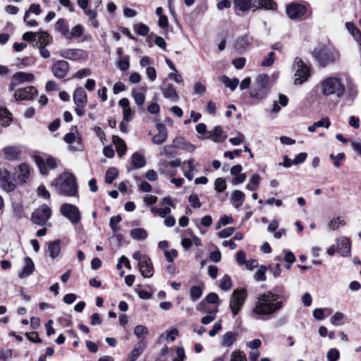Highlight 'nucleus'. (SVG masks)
Here are the masks:
<instances>
[{
  "label": "nucleus",
  "mask_w": 361,
  "mask_h": 361,
  "mask_svg": "<svg viewBox=\"0 0 361 361\" xmlns=\"http://www.w3.org/2000/svg\"><path fill=\"white\" fill-rule=\"evenodd\" d=\"M35 161L37 166L39 169L41 173L44 175L48 173L47 166L49 167L51 169H54L56 167V161L52 157L47 158L46 162H44L41 157H35Z\"/></svg>",
  "instance_id": "nucleus-15"
},
{
  "label": "nucleus",
  "mask_w": 361,
  "mask_h": 361,
  "mask_svg": "<svg viewBox=\"0 0 361 361\" xmlns=\"http://www.w3.org/2000/svg\"><path fill=\"white\" fill-rule=\"evenodd\" d=\"M121 221V216L118 215L116 216H112L110 219L109 226L112 231L115 233L119 231L120 226L119 223Z\"/></svg>",
  "instance_id": "nucleus-52"
},
{
  "label": "nucleus",
  "mask_w": 361,
  "mask_h": 361,
  "mask_svg": "<svg viewBox=\"0 0 361 361\" xmlns=\"http://www.w3.org/2000/svg\"><path fill=\"white\" fill-rule=\"evenodd\" d=\"M37 43L36 44L37 47L42 46L46 47L49 44L52 40L51 37L46 32H37Z\"/></svg>",
  "instance_id": "nucleus-36"
},
{
  "label": "nucleus",
  "mask_w": 361,
  "mask_h": 361,
  "mask_svg": "<svg viewBox=\"0 0 361 361\" xmlns=\"http://www.w3.org/2000/svg\"><path fill=\"white\" fill-rule=\"evenodd\" d=\"M249 44L247 37L243 36L239 37L235 44V49L238 50L245 49Z\"/></svg>",
  "instance_id": "nucleus-51"
},
{
  "label": "nucleus",
  "mask_w": 361,
  "mask_h": 361,
  "mask_svg": "<svg viewBox=\"0 0 361 361\" xmlns=\"http://www.w3.org/2000/svg\"><path fill=\"white\" fill-rule=\"evenodd\" d=\"M214 189L219 192L224 191L226 189L225 180L221 178H216L214 182Z\"/></svg>",
  "instance_id": "nucleus-54"
},
{
  "label": "nucleus",
  "mask_w": 361,
  "mask_h": 361,
  "mask_svg": "<svg viewBox=\"0 0 361 361\" xmlns=\"http://www.w3.org/2000/svg\"><path fill=\"white\" fill-rule=\"evenodd\" d=\"M12 115L8 111L7 109L1 107L0 108V124L6 127L10 125V123L12 121Z\"/></svg>",
  "instance_id": "nucleus-34"
},
{
  "label": "nucleus",
  "mask_w": 361,
  "mask_h": 361,
  "mask_svg": "<svg viewBox=\"0 0 361 361\" xmlns=\"http://www.w3.org/2000/svg\"><path fill=\"white\" fill-rule=\"evenodd\" d=\"M344 315L340 312H336L331 318V323L334 326H338L341 324L340 322L343 320Z\"/></svg>",
  "instance_id": "nucleus-61"
},
{
  "label": "nucleus",
  "mask_w": 361,
  "mask_h": 361,
  "mask_svg": "<svg viewBox=\"0 0 361 361\" xmlns=\"http://www.w3.org/2000/svg\"><path fill=\"white\" fill-rule=\"evenodd\" d=\"M73 101L75 104H79L81 106H86L87 103V96L85 90L79 87L73 93Z\"/></svg>",
  "instance_id": "nucleus-22"
},
{
  "label": "nucleus",
  "mask_w": 361,
  "mask_h": 361,
  "mask_svg": "<svg viewBox=\"0 0 361 361\" xmlns=\"http://www.w3.org/2000/svg\"><path fill=\"white\" fill-rule=\"evenodd\" d=\"M280 298L271 291L259 295L252 308V316L260 319H270L283 305V302L279 300Z\"/></svg>",
  "instance_id": "nucleus-1"
},
{
  "label": "nucleus",
  "mask_w": 361,
  "mask_h": 361,
  "mask_svg": "<svg viewBox=\"0 0 361 361\" xmlns=\"http://www.w3.org/2000/svg\"><path fill=\"white\" fill-rule=\"evenodd\" d=\"M85 28L81 25H77L72 27L71 30H68V35H67V39H72L75 37H80L84 33Z\"/></svg>",
  "instance_id": "nucleus-38"
},
{
  "label": "nucleus",
  "mask_w": 361,
  "mask_h": 361,
  "mask_svg": "<svg viewBox=\"0 0 361 361\" xmlns=\"http://www.w3.org/2000/svg\"><path fill=\"white\" fill-rule=\"evenodd\" d=\"M135 32L137 35L141 36H145L149 32V28L145 24H138L135 26Z\"/></svg>",
  "instance_id": "nucleus-60"
},
{
  "label": "nucleus",
  "mask_w": 361,
  "mask_h": 361,
  "mask_svg": "<svg viewBox=\"0 0 361 361\" xmlns=\"http://www.w3.org/2000/svg\"><path fill=\"white\" fill-rule=\"evenodd\" d=\"M247 298V291L244 288L233 290L230 300V308L233 315L238 314Z\"/></svg>",
  "instance_id": "nucleus-6"
},
{
  "label": "nucleus",
  "mask_w": 361,
  "mask_h": 361,
  "mask_svg": "<svg viewBox=\"0 0 361 361\" xmlns=\"http://www.w3.org/2000/svg\"><path fill=\"white\" fill-rule=\"evenodd\" d=\"M275 61V54L274 52H270L267 56H266L261 63V66L263 67L271 66Z\"/></svg>",
  "instance_id": "nucleus-55"
},
{
  "label": "nucleus",
  "mask_w": 361,
  "mask_h": 361,
  "mask_svg": "<svg viewBox=\"0 0 361 361\" xmlns=\"http://www.w3.org/2000/svg\"><path fill=\"white\" fill-rule=\"evenodd\" d=\"M41 12V7L39 4H31L28 11H27L24 16V21L26 22L30 13H34L35 15H39Z\"/></svg>",
  "instance_id": "nucleus-53"
},
{
  "label": "nucleus",
  "mask_w": 361,
  "mask_h": 361,
  "mask_svg": "<svg viewBox=\"0 0 361 361\" xmlns=\"http://www.w3.org/2000/svg\"><path fill=\"white\" fill-rule=\"evenodd\" d=\"M235 341V334L231 331L225 333L221 341V344L224 347H229L233 345Z\"/></svg>",
  "instance_id": "nucleus-41"
},
{
  "label": "nucleus",
  "mask_w": 361,
  "mask_h": 361,
  "mask_svg": "<svg viewBox=\"0 0 361 361\" xmlns=\"http://www.w3.org/2000/svg\"><path fill=\"white\" fill-rule=\"evenodd\" d=\"M118 175V170L115 167H111L106 172L105 181L110 184L117 178Z\"/></svg>",
  "instance_id": "nucleus-47"
},
{
  "label": "nucleus",
  "mask_w": 361,
  "mask_h": 361,
  "mask_svg": "<svg viewBox=\"0 0 361 361\" xmlns=\"http://www.w3.org/2000/svg\"><path fill=\"white\" fill-rule=\"evenodd\" d=\"M178 335V331L177 329H171L165 331L164 334L161 336V337H164L166 341H173L176 336Z\"/></svg>",
  "instance_id": "nucleus-49"
},
{
  "label": "nucleus",
  "mask_w": 361,
  "mask_h": 361,
  "mask_svg": "<svg viewBox=\"0 0 361 361\" xmlns=\"http://www.w3.org/2000/svg\"><path fill=\"white\" fill-rule=\"evenodd\" d=\"M350 243L348 238L342 236L337 239V248L342 252L343 256H346L350 252Z\"/></svg>",
  "instance_id": "nucleus-28"
},
{
  "label": "nucleus",
  "mask_w": 361,
  "mask_h": 361,
  "mask_svg": "<svg viewBox=\"0 0 361 361\" xmlns=\"http://www.w3.org/2000/svg\"><path fill=\"white\" fill-rule=\"evenodd\" d=\"M306 11V7L300 4L292 3L286 6V13L291 19L300 18L305 14Z\"/></svg>",
  "instance_id": "nucleus-12"
},
{
  "label": "nucleus",
  "mask_w": 361,
  "mask_h": 361,
  "mask_svg": "<svg viewBox=\"0 0 361 361\" xmlns=\"http://www.w3.org/2000/svg\"><path fill=\"white\" fill-rule=\"evenodd\" d=\"M180 165V160L178 159L169 161V162H164V163L161 164L160 167H159V170L160 173H162V174L174 176L175 173L174 172H170L168 170V168L169 166L177 167V166H179Z\"/></svg>",
  "instance_id": "nucleus-29"
},
{
  "label": "nucleus",
  "mask_w": 361,
  "mask_h": 361,
  "mask_svg": "<svg viewBox=\"0 0 361 361\" xmlns=\"http://www.w3.org/2000/svg\"><path fill=\"white\" fill-rule=\"evenodd\" d=\"M35 270V264L32 259L29 257H25L23 259V267L18 272V277L25 279L31 275Z\"/></svg>",
  "instance_id": "nucleus-17"
},
{
  "label": "nucleus",
  "mask_w": 361,
  "mask_h": 361,
  "mask_svg": "<svg viewBox=\"0 0 361 361\" xmlns=\"http://www.w3.org/2000/svg\"><path fill=\"white\" fill-rule=\"evenodd\" d=\"M131 237L135 240H144L147 237V231L142 228H133L130 231Z\"/></svg>",
  "instance_id": "nucleus-45"
},
{
  "label": "nucleus",
  "mask_w": 361,
  "mask_h": 361,
  "mask_svg": "<svg viewBox=\"0 0 361 361\" xmlns=\"http://www.w3.org/2000/svg\"><path fill=\"white\" fill-rule=\"evenodd\" d=\"M16 173L18 174V183H23L29 180L30 169L27 164L23 163L18 166Z\"/></svg>",
  "instance_id": "nucleus-21"
},
{
  "label": "nucleus",
  "mask_w": 361,
  "mask_h": 361,
  "mask_svg": "<svg viewBox=\"0 0 361 361\" xmlns=\"http://www.w3.org/2000/svg\"><path fill=\"white\" fill-rule=\"evenodd\" d=\"M4 157L9 161L18 160L20 156L21 151L17 146H8L3 149Z\"/></svg>",
  "instance_id": "nucleus-20"
},
{
  "label": "nucleus",
  "mask_w": 361,
  "mask_h": 361,
  "mask_svg": "<svg viewBox=\"0 0 361 361\" xmlns=\"http://www.w3.org/2000/svg\"><path fill=\"white\" fill-rule=\"evenodd\" d=\"M188 202L194 208H200L201 207L200 199L196 195H190L188 197Z\"/></svg>",
  "instance_id": "nucleus-63"
},
{
  "label": "nucleus",
  "mask_w": 361,
  "mask_h": 361,
  "mask_svg": "<svg viewBox=\"0 0 361 361\" xmlns=\"http://www.w3.org/2000/svg\"><path fill=\"white\" fill-rule=\"evenodd\" d=\"M319 88L321 93L326 96L336 95L341 98L345 92V88L341 80L337 77H329L320 82Z\"/></svg>",
  "instance_id": "nucleus-2"
},
{
  "label": "nucleus",
  "mask_w": 361,
  "mask_h": 361,
  "mask_svg": "<svg viewBox=\"0 0 361 361\" xmlns=\"http://www.w3.org/2000/svg\"><path fill=\"white\" fill-rule=\"evenodd\" d=\"M231 361H247V359L243 352L236 350L232 353Z\"/></svg>",
  "instance_id": "nucleus-56"
},
{
  "label": "nucleus",
  "mask_w": 361,
  "mask_h": 361,
  "mask_svg": "<svg viewBox=\"0 0 361 361\" xmlns=\"http://www.w3.org/2000/svg\"><path fill=\"white\" fill-rule=\"evenodd\" d=\"M113 142L116 146L118 155L122 157L126 150V145L125 142L118 136L114 135L112 137Z\"/></svg>",
  "instance_id": "nucleus-35"
},
{
  "label": "nucleus",
  "mask_w": 361,
  "mask_h": 361,
  "mask_svg": "<svg viewBox=\"0 0 361 361\" xmlns=\"http://www.w3.org/2000/svg\"><path fill=\"white\" fill-rule=\"evenodd\" d=\"M138 265L140 267V271L144 277L150 278L154 274V269L152 262L149 257H144L142 262H138Z\"/></svg>",
  "instance_id": "nucleus-18"
},
{
  "label": "nucleus",
  "mask_w": 361,
  "mask_h": 361,
  "mask_svg": "<svg viewBox=\"0 0 361 361\" xmlns=\"http://www.w3.org/2000/svg\"><path fill=\"white\" fill-rule=\"evenodd\" d=\"M17 180L6 169H0V188L6 192H11L15 190L17 185Z\"/></svg>",
  "instance_id": "nucleus-9"
},
{
  "label": "nucleus",
  "mask_w": 361,
  "mask_h": 361,
  "mask_svg": "<svg viewBox=\"0 0 361 361\" xmlns=\"http://www.w3.org/2000/svg\"><path fill=\"white\" fill-rule=\"evenodd\" d=\"M161 92L166 99H170L172 102H176L179 98L176 90L171 84H167L162 87Z\"/></svg>",
  "instance_id": "nucleus-23"
},
{
  "label": "nucleus",
  "mask_w": 361,
  "mask_h": 361,
  "mask_svg": "<svg viewBox=\"0 0 361 361\" xmlns=\"http://www.w3.org/2000/svg\"><path fill=\"white\" fill-rule=\"evenodd\" d=\"M345 224L344 220L341 217H336L331 219L328 223V228L331 231H335L338 228L341 226H344Z\"/></svg>",
  "instance_id": "nucleus-46"
},
{
  "label": "nucleus",
  "mask_w": 361,
  "mask_h": 361,
  "mask_svg": "<svg viewBox=\"0 0 361 361\" xmlns=\"http://www.w3.org/2000/svg\"><path fill=\"white\" fill-rule=\"evenodd\" d=\"M55 29L66 39L69 28L63 18H60L56 22Z\"/></svg>",
  "instance_id": "nucleus-42"
},
{
  "label": "nucleus",
  "mask_w": 361,
  "mask_h": 361,
  "mask_svg": "<svg viewBox=\"0 0 361 361\" xmlns=\"http://www.w3.org/2000/svg\"><path fill=\"white\" fill-rule=\"evenodd\" d=\"M266 271H267V268L263 265L260 266L259 269L257 270V271L256 272V274L255 275V279L257 281H264L266 280V276H265Z\"/></svg>",
  "instance_id": "nucleus-57"
},
{
  "label": "nucleus",
  "mask_w": 361,
  "mask_h": 361,
  "mask_svg": "<svg viewBox=\"0 0 361 361\" xmlns=\"http://www.w3.org/2000/svg\"><path fill=\"white\" fill-rule=\"evenodd\" d=\"M245 194L238 190H234L231 194V202L235 208H239L245 200Z\"/></svg>",
  "instance_id": "nucleus-32"
},
{
  "label": "nucleus",
  "mask_w": 361,
  "mask_h": 361,
  "mask_svg": "<svg viewBox=\"0 0 361 361\" xmlns=\"http://www.w3.org/2000/svg\"><path fill=\"white\" fill-rule=\"evenodd\" d=\"M69 64L64 60H59L55 62L51 68L54 75L59 79L63 78L68 73Z\"/></svg>",
  "instance_id": "nucleus-13"
},
{
  "label": "nucleus",
  "mask_w": 361,
  "mask_h": 361,
  "mask_svg": "<svg viewBox=\"0 0 361 361\" xmlns=\"http://www.w3.org/2000/svg\"><path fill=\"white\" fill-rule=\"evenodd\" d=\"M11 78L18 85L25 82H32L35 80V75L32 73L22 71L14 73Z\"/></svg>",
  "instance_id": "nucleus-24"
},
{
  "label": "nucleus",
  "mask_w": 361,
  "mask_h": 361,
  "mask_svg": "<svg viewBox=\"0 0 361 361\" xmlns=\"http://www.w3.org/2000/svg\"><path fill=\"white\" fill-rule=\"evenodd\" d=\"M232 286V280L228 275H224L220 281V288L224 290H228Z\"/></svg>",
  "instance_id": "nucleus-50"
},
{
  "label": "nucleus",
  "mask_w": 361,
  "mask_h": 361,
  "mask_svg": "<svg viewBox=\"0 0 361 361\" xmlns=\"http://www.w3.org/2000/svg\"><path fill=\"white\" fill-rule=\"evenodd\" d=\"M331 125V122L327 117L322 118L321 120L314 122L312 126L307 128V130L310 133H313L317 128L324 127L329 128Z\"/></svg>",
  "instance_id": "nucleus-37"
},
{
  "label": "nucleus",
  "mask_w": 361,
  "mask_h": 361,
  "mask_svg": "<svg viewBox=\"0 0 361 361\" xmlns=\"http://www.w3.org/2000/svg\"><path fill=\"white\" fill-rule=\"evenodd\" d=\"M339 351L336 348L330 349L326 355L328 361H337L339 359Z\"/></svg>",
  "instance_id": "nucleus-58"
},
{
  "label": "nucleus",
  "mask_w": 361,
  "mask_h": 361,
  "mask_svg": "<svg viewBox=\"0 0 361 361\" xmlns=\"http://www.w3.org/2000/svg\"><path fill=\"white\" fill-rule=\"evenodd\" d=\"M131 164L134 169L144 167L146 164L145 157L138 152L134 153L131 157Z\"/></svg>",
  "instance_id": "nucleus-30"
},
{
  "label": "nucleus",
  "mask_w": 361,
  "mask_h": 361,
  "mask_svg": "<svg viewBox=\"0 0 361 361\" xmlns=\"http://www.w3.org/2000/svg\"><path fill=\"white\" fill-rule=\"evenodd\" d=\"M63 140L68 144H72L74 142H76L79 146L82 144V137L77 130L66 134L63 137Z\"/></svg>",
  "instance_id": "nucleus-31"
},
{
  "label": "nucleus",
  "mask_w": 361,
  "mask_h": 361,
  "mask_svg": "<svg viewBox=\"0 0 361 361\" xmlns=\"http://www.w3.org/2000/svg\"><path fill=\"white\" fill-rule=\"evenodd\" d=\"M259 0H233L234 9L242 12H247L250 9L256 10Z\"/></svg>",
  "instance_id": "nucleus-14"
},
{
  "label": "nucleus",
  "mask_w": 361,
  "mask_h": 361,
  "mask_svg": "<svg viewBox=\"0 0 361 361\" xmlns=\"http://www.w3.org/2000/svg\"><path fill=\"white\" fill-rule=\"evenodd\" d=\"M51 215V209L46 204H42L32 214V221L39 226L44 225Z\"/></svg>",
  "instance_id": "nucleus-7"
},
{
  "label": "nucleus",
  "mask_w": 361,
  "mask_h": 361,
  "mask_svg": "<svg viewBox=\"0 0 361 361\" xmlns=\"http://www.w3.org/2000/svg\"><path fill=\"white\" fill-rule=\"evenodd\" d=\"M158 133L152 137V142L155 145H161L168 137L166 126L161 123L157 124Z\"/></svg>",
  "instance_id": "nucleus-19"
},
{
  "label": "nucleus",
  "mask_w": 361,
  "mask_h": 361,
  "mask_svg": "<svg viewBox=\"0 0 361 361\" xmlns=\"http://www.w3.org/2000/svg\"><path fill=\"white\" fill-rule=\"evenodd\" d=\"M85 52L81 49H67L61 51V56L71 60H78L84 56Z\"/></svg>",
  "instance_id": "nucleus-26"
},
{
  "label": "nucleus",
  "mask_w": 361,
  "mask_h": 361,
  "mask_svg": "<svg viewBox=\"0 0 361 361\" xmlns=\"http://www.w3.org/2000/svg\"><path fill=\"white\" fill-rule=\"evenodd\" d=\"M37 93V89L34 86H27L16 90L13 97L16 100H32Z\"/></svg>",
  "instance_id": "nucleus-11"
},
{
  "label": "nucleus",
  "mask_w": 361,
  "mask_h": 361,
  "mask_svg": "<svg viewBox=\"0 0 361 361\" xmlns=\"http://www.w3.org/2000/svg\"><path fill=\"white\" fill-rule=\"evenodd\" d=\"M220 80L226 87H228L232 91L235 90L239 84V80L238 78H235L231 79L226 75L221 77Z\"/></svg>",
  "instance_id": "nucleus-39"
},
{
  "label": "nucleus",
  "mask_w": 361,
  "mask_h": 361,
  "mask_svg": "<svg viewBox=\"0 0 361 361\" xmlns=\"http://www.w3.org/2000/svg\"><path fill=\"white\" fill-rule=\"evenodd\" d=\"M47 252L52 259L56 258L60 253V241L54 240L48 243Z\"/></svg>",
  "instance_id": "nucleus-33"
},
{
  "label": "nucleus",
  "mask_w": 361,
  "mask_h": 361,
  "mask_svg": "<svg viewBox=\"0 0 361 361\" xmlns=\"http://www.w3.org/2000/svg\"><path fill=\"white\" fill-rule=\"evenodd\" d=\"M174 146L178 149H184L188 152H192L195 149L194 145L187 142L183 137H176L173 140Z\"/></svg>",
  "instance_id": "nucleus-27"
},
{
  "label": "nucleus",
  "mask_w": 361,
  "mask_h": 361,
  "mask_svg": "<svg viewBox=\"0 0 361 361\" xmlns=\"http://www.w3.org/2000/svg\"><path fill=\"white\" fill-rule=\"evenodd\" d=\"M258 4V6H256V10L259 8H264V9H276V4L273 0H259L257 1Z\"/></svg>",
  "instance_id": "nucleus-44"
},
{
  "label": "nucleus",
  "mask_w": 361,
  "mask_h": 361,
  "mask_svg": "<svg viewBox=\"0 0 361 361\" xmlns=\"http://www.w3.org/2000/svg\"><path fill=\"white\" fill-rule=\"evenodd\" d=\"M234 232L233 227H228L221 231H219L217 235L221 238H225L231 236Z\"/></svg>",
  "instance_id": "nucleus-64"
},
{
  "label": "nucleus",
  "mask_w": 361,
  "mask_h": 361,
  "mask_svg": "<svg viewBox=\"0 0 361 361\" xmlns=\"http://www.w3.org/2000/svg\"><path fill=\"white\" fill-rule=\"evenodd\" d=\"M52 184L58 187L60 192L65 195L73 196L76 193L75 178L71 173H62L52 182Z\"/></svg>",
  "instance_id": "nucleus-4"
},
{
  "label": "nucleus",
  "mask_w": 361,
  "mask_h": 361,
  "mask_svg": "<svg viewBox=\"0 0 361 361\" xmlns=\"http://www.w3.org/2000/svg\"><path fill=\"white\" fill-rule=\"evenodd\" d=\"M345 27L353 37L361 32V31L357 29V27L352 22L345 23Z\"/></svg>",
  "instance_id": "nucleus-59"
},
{
  "label": "nucleus",
  "mask_w": 361,
  "mask_h": 361,
  "mask_svg": "<svg viewBox=\"0 0 361 361\" xmlns=\"http://www.w3.org/2000/svg\"><path fill=\"white\" fill-rule=\"evenodd\" d=\"M134 334L139 341H145L147 336L149 334V331L145 326L140 324L135 327Z\"/></svg>",
  "instance_id": "nucleus-40"
},
{
  "label": "nucleus",
  "mask_w": 361,
  "mask_h": 361,
  "mask_svg": "<svg viewBox=\"0 0 361 361\" xmlns=\"http://www.w3.org/2000/svg\"><path fill=\"white\" fill-rule=\"evenodd\" d=\"M293 68L295 70L294 84L300 85L307 80L310 77V68L300 58L295 59Z\"/></svg>",
  "instance_id": "nucleus-5"
},
{
  "label": "nucleus",
  "mask_w": 361,
  "mask_h": 361,
  "mask_svg": "<svg viewBox=\"0 0 361 361\" xmlns=\"http://www.w3.org/2000/svg\"><path fill=\"white\" fill-rule=\"evenodd\" d=\"M227 137V135L224 132L220 126H216L212 130L207 133L206 138L211 139L215 142H222Z\"/></svg>",
  "instance_id": "nucleus-16"
},
{
  "label": "nucleus",
  "mask_w": 361,
  "mask_h": 361,
  "mask_svg": "<svg viewBox=\"0 0 361 361\" xmlns=\"http://www.w3.org/2000/svg\"><path fill=\"white\" fill-rule=\"evenodd\" d=\"M61 214L69 219L73 224H77L81 220L79 209L73 204H63L60 208Z\"/></svg>",
  "instance_id": "nucleus-10"
},
{
  "label": "nucleus",
  "mask_w": 361,
  "mask_h": 361,
  "mask_svg": "<svg viewBox=\"0 0 361 361\" xmlns=\"http://www.w3.org/2000/svg\"><path fill=\"white\" fill-rule=\"evenodd\" d=\"M190 295L191 300L195 301L199 299L202 295V289L200 286H193L190 288Z\"/></svg>",
  "instance_id": "nucleus-48"
},
{
  "label": "nucleus",
  "mask_w": 361,
  "mask_h": 361,
  "mask_svg": "<svg viewBox=\"0 0 361 361\" xmlns=\"http://www.w3.org/2000/svg\"><path fill=\"white\" fill-rule=\"evenodd\" d=\"M164 256L166 258V260L169 263H172L175 258L178 256V252L175 249H171V250H167L164 253Z\"/></svg>",
  "instance_id": "nucleus-62"
},
{
  "label": "nucleus",
  "mask_w": 361,
  "mask_h": 361,
  "mask_svg": "<svg viewBox=\"0 0 361 361\" xmlns=\"http://www.w3.org/2000/svg\"><path fill=\"white\" fill-rule=\"evenodd\" d=\"M261 181V177L259 174H254L251 176L249 180L248 183L246 185V188L249 190H256L259 185Z\"/></svg>",
  "instance_id": "nucleus-43"
},
{
  "label": "nucleus",
  "mask_w": 361,
  "mask_h": 361,
  "mask_svg": "<svg viewBox=\"0 0 361 361\" xmlns=\"http://www.w3.org/2000/svg\"><path fill=\"white\" fill-rule=\"evenodd\" d=\"M314 53L317 61L325 66L327 63L334 61L338 57L337 52H334L326 47H319L314 49Z\"/></svg>",
  "instance_id": "nucleus-8"
},
{
  "label": "nucleus",
  "mask_w": 361,
  "mask_h": 361,
  "mask_svg": "<svg viewBox=\"0 0 361 361\" xmlns=\"http://www.w3.org/2000/svg\"><path fill=\"white\" fill-rule=\"evenodd\" d=\"M147 346L146 341H139L133 347L131 350L129 358L131 361H135L144 351L145 348Z\"/></svg>",
  "instance_id": "nucleus-25"
},
{
  "label": "nucleus",
  "mask_w": 361,
  "mask_h": 361,
  "mask_svg": "<svg viewBox=\"0 0 361 361\" xmlns=\"http://www.w3.org/2000/svg\"><path fill=\"white\" fill-rule=\"evenodd\" d=\"M271 85L269 82V76L267 74H259L250 90V96L257 99L266 98L270 92Z\"/></svg>",
  "instance_id": "nucleus-3"
}]
</instances>
